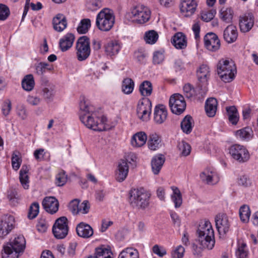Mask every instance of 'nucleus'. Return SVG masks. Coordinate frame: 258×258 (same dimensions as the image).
Wrapping results in <instances>:
<instances>
[{"mask_svg": "<svg viewBox=\"0 0 258 258\" xmlns=\"http://www.w3.org/2000/svg\"><path fill=\"white\" fill-rule=\"evenodd\" d=\"M144 38L147 43L153 44L157 41L158 34L155 30H149L145 33Z\"/></svg>", "mask_w": 258, "mask_h": 258, "instance_id": "a18cd8bd", "label": "nucleus"}, {"mask_svg": "<svg viewBox=\"0 0 258 258\" xmlns=\"http://www.w3.org/2000/svg\"><path fill=\"white\" fill-rule=\"evenodd\" d=\"M254 17L251 13H246L239 18V27L241 32H247L253 27Z\"/></svg>", "mask_w": 258, "mask_h": 258, "instance_id": "f3484780", "label": "nucleus"}, {"mask_svg": "<svg viewBox=\"0 0 258 258\" xmlns=\"http://www.w3.org/2000/svg\"><path fill=\"white\" fill-rule=\"evenodd\" d=\"M118 258H139V253L136 249L127 247L121 251Z\"/></svg>", "mask_w": 258, "mask_h": 258, "instance_id": "58836bf2", "label": "nucleus"}, {"mask_svg": "<svg viewBox=\"0 0 258 258\" xmlns=\"http://www.w3.org/2000/svg\"><path fill=\"white\" fill-rule=\"evenodd\" d=\"M147 139V135L144 132H138L132 137L131 144L134 147H140L145 145Z\"/></svg>", "mask_w": 258, "mask_h": 258, "instance_id": "c85d7f7f", "label": "nucleus"}, {"mask_svg": "<svg viewBox=\"0 0 258 258\" xmlns=\"http://www.w3.org/2000/svg\"><path fill=\"white\" fill-rule=\"evenodd\" d=\"M193 126V119L190 115H186L180 123L182 131L186 134L191 132Z\"/></svg>", "mask_w": 258, "mask_h": 258, "instance_id": "2f4dec72", "label": "nucleus"}, {"mask_svg": "<svg viewBox=\"0 0 258 258\" xmlns=\"http://www.w3.org/2000/svg\"><path fill=\"white\" fill-rule=\"evenodd\" d=\"M238 36L236 26L233 25H228L224 30L223 38L228 43L235 42Z\"/></svg>", "mask_w": 258, "mask_h": 258, "instance_id": "4be33fe9", "label": "nucleus"}, {"mask_svg": "<svg viewBox=\"0 0 258 258\" xmlns=\"http://www.w3.org/2000/svg\"><path fill=\"white\" fill-rule=\"evenodd\" d=\"M217 104V101L215 98H210L207 99L205 104V110L208 116L213 117L215 116Z\"/></svg>", "mask_w": 258, "mask_h": 258, "instance_id": "c756f323", "label": "nucleus"}, {"mask_svg": "<svg viewBox=\"0 0 258 258\" xmlns=\"http://www.w3.org/2000/svg\"><path fill=\"white\" fill-rule=\"evenodd\" d=\"M80 119L86 127L94 131H103L111 128L107 124V118L103 116L99 118L94 106L85 100L80 103Z\"/></svg>", "mask_w": 258, "mask_h": 258, "instance_id": "f257e3e1", "label": "nucleus"}, {"mask_svg": "<svg viewBox=\"0 0 258 258\" xmlns=\"http://www.w3.org/2000/svg\"><path fill=\"white\" fill-rule=\"evenodd\" d=\"M42 206L48 213L53 214L58 210L59 203L57 200L53 197L45 198L42 201Z\"/></svg>", "mask_w": 258, "mask_h": 258, "instance_id": "a211bd4d", "label": "nucleus"}, {"mask_svg": "<svg viewBox=\"0 0 258 258\" xmlns=\"http://www.w3.org/2000/svg\"><path fill=\"white\" fill-rule=\"evenodd\" d=\"M9 8L5 5L0 4V20L4 21L10 15Z\"/></svg>", "mask_w": 258, "mask_h": 258, "instance_id": "052dcab7", "label": "nucleus"}, {"mask_svg": "<svg viewBox=\"0 0 258 258\" xmlns=\"http://www.w3.org/2000/svg\"><path fill=\"white\" fill-rule=\"evenodd\" d=\"M39 205L37 202H34L30 207L28 217L30 219L35 218L39 213Z\"/></svg>", "mask_w": 258, "mask_h": 258, "instance_id": "864d4df0", "label": "nucleus"}, {"mask_svg": "<svg viewBox=\"0 0 258 258\" xmlns=\"http://www.w3.org/2000/svg\"><path fill=\"white\" fill-rule=\"evenodd\" d=\"M81 210H79V214H86L89 212L90 205L88 201H84L81 203Z\"/></svg>", "mask_w": 258, "mask_h": 258, "instance_id": "69168bd1", "label": "nucleus"}, {"mask_svg": "<svg viewBox=\"0 0 258 258\" xmlns=\"http://www.w3.org/2000/svg\"><path fill=\"white\" fill-rule=\"evenodd\" d=\"M78 235L84 238L91 237L93 234V229L90 225L84 222H81L76 227Z\"/></svg>", "mask_w": 258, "mask_h": 258, "instance_id": "412c9836", "label": "nucleus"}, {"mask_svg": "<svg viewBox=\"0 0 258 258\" xmlns=\"http://www.w3.org/2000/svg\"><path fill=\"white\" fill-rule=\"evenodd\" d=\"M76 48L77 59L79 61L86 60L91 53L89 38L86 36L80 37L77 41Z\"/></svg>", "mask_w": 258, "mask_h": 258, "instance_id": "0eeeda50", "label": "nucleus"}, {"mask_svg": "<svg viewBox=\"0 0 258 258\" xmlns=\"http://www.w3.org/2000/svg\"><path fill=\"white\" fill-rule=\"evenodd\" d=\"M229 153L234 159L240 163L247 161L250 157L246 148L242 145L238 144L234 145L230 147Z\"/></svg>", "mask_w": 258, "mask_h": 258, "instance_id": "9b49d317", "label": "nucleus"}, {"mask_svg": "<svg viewBox=\"0 0 258 258\" xmlns=\"http://www.w3.org/2000/svg\"><path fill=\"white\" fill-rule=\"evenodd\" d=\"M26 247V240L23 235H18L3 246V258H18Z\"/></svg>", "mask_w": 258, "mask_h": 258, "instance_id": "7ed1b4c3", "label": "nucleus"}, {"mask_svg": "<svg viewBox=\"0 0 258 258\" xmlns=\"http://www.w3.org/2000/svg\"><path fill=\"white\" fill-rule=\"evenodd\" d=\"M35 85L34 77L32 75L29 74L24 77L22 81L23 88L27 91L33 90Z\"/></svg>", "mask_w": 258, "mask_h": 258, "instance_id": "e433bc0d", "label": "nucleus"}, {"mask_svg": "<svg viewBox=\"0 0 258 258\" xmlns=\"http://www.w3.org/2000/svg\"><path fill=\"white\" fill-rule=\"evenodd\" d=\"M151 108L152 104L150 99L148 98H143L142 100H140L138 103L137 112L150 110H151Z\"/></svg>", "mask_w": 258, "mask_h": 258, "instance_id": "09e8293b", "label": "nucleus"}, {"mask_svg": "<svg viewBox=\"0 0 258 258\" xmlns=\"http://www.w3.org/2000/svg\"><path fill=\"white\" fill-rule=\"evenodd\" d=\"M165 162V158L164 156L160 154L154 156L151 161L152 170L155 174H158L164 163Z\"/></svg>", "mask_w": 258, "mask_h": 258, "instance_id": "cd10ccee", "label": "nucleus"}, {"mask_svg": "<svg viewBox=\"0 0 258 258\" xmlns=\"http://www.w3.org/2000/svg\"><path fill=\"white\" fill-rule=\"evenodd\" d=\"M183 90L184 96L188 99H191L193 97L201 99L206 95L208 88L205 86L203 87L201 84H199L196 88L194 89L190 84L187 83L183 86Z\"/></svg>", "mask_w": 258, "mask_h": 258, "instance_id": "f8f14e48", "label": "nucleus"}, {"mask_svg": "<svg viewBox=\"0 0 258 258\" xmlns=\"http://www.w3.org/2000/svg\"><path fill=\"white\" fill-rule=\"evenodd\" d=\"M134 86L135 83L132 79L130 78H125L122 82L121 91L125 94H130L133 92Z\"/></svg>", "mask_w": 258, "mask_h": 258, "instance_id": "72a5a7b5", "label": "nucleus"}, {"mask_svg": "<svg viewBox=\"0 0 258 258\" xmlns=\"http://www.w3.org/2000/svg\"><path fill=\"white\" fill-rule=\"evenodd\" d=\"M197 76L200 82L199 84L203 87H207L208 79L210 76V69L206 64H202L197 71Z\"/></svg>", "mask_w": 258, "mask_h": 258, "instance_id": "393cba45", "label": "nucleus"}, {"mask_svg": "<svg viewBox=\"0 0 258 258\" xmlns=\"http://www.w3.org/2000/svg\"><path fill=\"white\" fill-rule=\"evenodd\" d=\"M151 112V110L137 112L138 117L143 121H147L149 119Z\"/></svg>", "mask_w": 258, "mask_h": 258, "instance_id": "338daca9", "label": "nucleus"}, {"mask_svg": "<svg viewBox=\"0 0 258 258\" xmlns=\"http://www.w3.org/2000/svg\"><path fill=\"white\" fill-rule=\"evenodd\" d=\"M239 214L242 222L247 223L249 221L251 212L248 206L243 205L241 206L239 210Z\"/></svg>", "mask_w": 258, "mask_h": 258, "instance_id": "79ce46f5", "label": "nucleus"}, {"mask_svg": "<svg viewBox=\"0 0 258 258\" xmlns=\"http://www.w3.org/2000/svg\"><path fill=\"white\" fill-rule=\"evenodd\" d=\"M160 142L159 135L156 133H153L150 135L148 142V147L151 150H156L159 148Z\"/></svg>", "mask_w": 258, "mask_h": 258, "instance_id": "4c0bfd02", "label": "nucleus"}, {"mask_svg": "<svg viewBox=\"0 0 258 258\" xmlns=\"http://www.w3.org/2000/svg\"><path fill=\"white\" fill-rule=\"evenodd\" d=\"M171 189L173 190V194L171 195V199L174 203L176 208H179L182 204V196L179 189L175 186H172Z\"/></svg>", "mask_w": 258, "mask_h": 258, "instance_id": "ea45409f", "label": "nucleus"}, {"mask_svg": "<svg viewBox=\"0 0 258 258\" xmlns=\"http://www.w3.org/2000/svg\"><path fill=\"white\" fill-rule=\"evenodd\" d=\"M68 220L66 217H61L55 221L52 232L56 238H64L68 235Z\"/></svg>", "mask_w": 258, "mask_h": 258, "instance_id": "9d476101", "label": "nucleus"}, {"mask_svg": "<svg viewBox=\"0 0 258 258\" xmlns=\"http://www.w3.org/2000/svg\"><path fill=\"white\" fill-rule=\"evenodd\" d=\"M37 227L38 231L44 232L47 230V225L45 220H40L38 222Z\"/></svg>", "mask_w": 258, "mask_h": 258, "instance_id": "774afa93", "label": "nucleus"}, {"mask_svg": "<svg viewBox=\"0 0 258 258\" xmlns=\"http://www.w3.org/2000/svg\"><path fill=\"white\" fill-rule=\"evenodd\" d=\"M110 251L104 246L97 247L95 249L94 255L96 258H112L110 255Z\"/></svg>", "mask_w": 258, "mask_h": 258, "instance_id": "8fccbe9b", "label": "nucleus"}, {"mask_svg": "<svg viewBox=\"0 0 258 258\" xmlns=\"http://www.w3.org/2000/svg\"><path fill=\"white\" fill-rule=\"evenodd\" d=\"M15 219L13 216L4 215L0 221V237L4 238L14 228Z\"/></svg>", "mask_w": 258, "mask_h": 258, "instance_id": "ddd939ff", "label": "nucleus"}, {"mask_svg": "<svg viewBox=\"0 0 258 258\" xmlns=\"http://www.w3.org/2000/svg\"><path fill=\"white\" fill-rule=\"evenodd\" d=\"M49 65L47 63L40 62L35 66L36 73L38 75H42L46 70H52L53 68L49 67Z\"/></svg>", "mask_w": 258, "mask_h": 258, "instance_id": "603ef678", "label": "nucleus"}, {"mask_svg": "<svg viewBox=\"0 0 258 258\" xmlns=\"http://www.w3.org/2000/svg\"><path fill=\"white\" fill-rule=\"evenodd\" d=\"M53 29L60 32L64 30L68 25L66 17L62 14H57L52 20Z\"/></svg>", "mask_w": 258, "mask_h": 258, "instance_id": "b1692460", "label": "nucleus"}, {"mask_svg": "<svg viewBox=\"0 0 258 258\" xmlns=\"http://www.w3.org/2000/svg\"><path fill=\"white\" fill-rule=\"evenodd\" d=\"M54 94V90L53 87H45L42 90V95L45 99L50 100Z\"/></svg>", "mask_w": 258, "mask_h": 258, "instance_id": "680f3d73", "label": "nucleus"}, {"mask_svg": "<svg viewBox=\"0 0 258 258\" xmlns=\"http://www.w3.org/2000/svg\"><path fill=\"white\" fill-rule=\"evenodd\" d=\"M152 250L154 253L160 257H162L166 254V249L164 247L159 246L157 244L153 247Z\"/></svg>", "mask_w": 258, "mask_h": 258, "instance_id": "0e129e2a", "label": "nucleus"}, {"mask_svg": "<svg viewBox=\"0 0 258 258\" xmlns=\"http://www.w3.org/2000/svg\"><path fill=\"white\" fill-rule=\"evenodd\" d=\"M167 111L163 105L156 106L154 109V119L158 124L163 123L166 119Z\"/></svg>", "mask_w": 258, "mask_h": 258, "instance_id": "a878e982", "label": "nucleus"}, {"mask_svg": "<svg viewBox=\"0 0 258 258\" xmlns=\"http://www.w3.org/2000/svg\"><path fill=\"white\" fill-rule=\"evenodd\" d=\"M75 40V36L73 34L69 33L65 35L59 41V46L60 50L64 52L72 47Z\"/></svg>", "mask_w": 258, "mask_h": 258, "instance_id": "bb28decb", "label": "nucleus"}, {"mask_svg": "<svg viewBox=\"0 0 258 258\" xmlns=\"http://www.w3.org/2000/svg\"><path fill=\"white\" fill-rule=\"evenodd\" d=\"M67 176L64 171L59 172L56 176V184L57 186H63L67 182Z\"/></svg>", "mask_w": 258, "mask_h": 258, "instance_id": "13d9d810", "label": "nucleus"}, {"mask_svg": "<svg viewBox=\"0 0 258 258\" xmlns=\"http://www.w3.org/2000/svg\"><path fill=\"white\" fill-rule=\"evenodd\" d=\"M151 12L146 7L138 6L133 8L131 12L132 21L143 24L147 22L150 18Z\"/></svg>", "mask_w": 258, "mask_h": 258, "instance_id": "6e6552de", "label": "nucleus"}, {"mask_svg": "<svg viewBox=\"0 0 258 258\" xmlns=\"http://www.w3.org/2000/svg\"><path fill=\"white\" fill-rule=\"evenodd\" d=\"M164 60L163 52L161 51H155L153 55V63L154 64H159L163 62Z\"/></svg>", "mask_w": 258, "mask_h": 258, "instance_id": "4d7b16f0", "label": "nucleus"}, {"mask_svg": "<svg viewBox=\"0 0 258 258\" xmlns=\"http://www.w3.org/2000/svg\"><path fill=\"white\" fill-rule=\"evenodd\" d=\"M198 241L203 248L212 249L215 243L214 230L208 220L200 223L197 231Z\"/></svg>", "mask_w": 258, "mask_h": 258, "instance_id": "f03ea898", "label": "nucleus"}, {"mask_svg": "<svg viewBox=\"0 0 258 258\" xmlns=\"http://www.w3.org/2000/svg\"><path fill=\"white\" fill-rule=\"evenodd\" d=\"M7 198L11 204L15 206L20 199V196L18 194V189L11 187L8 191Z\"/></svg>", "mask_w": 258, "mask_h": 258, "instance_id": "c03bdc74", "label": "nucleus"}, {"mask_svg": "<svg viewBox=\"0 0 258 258\" xmlns=\"http://www.w3.org/2000/svg\"><path fill=\"white\" fill-rule=\"evenodd\" d=\"M184 248L181 245L178 246L172 252V258H182L183 256Z\"/></svg>", "mask_w": 258, "mask_h": 258, "instance_id": "e2e57ef3", "label": "nucleus"}, {"mask_svg": "<svg viewBox=\"0 0 258 258\" xmlns=\"http://www.w3.org/2000/svg\"><path fill=\"white\" fill-rule=\"evenodd\" d=\"M91 27V21L89 19L82 20L77 28V31L80 34H85Z\"/></svg>", "mask_w": 258, "mask_h": 258, "instance_id": "de8ad7c7", "label": "nucleus"}, {"mask_svg": "<svg viewBox=\"0 0 258 258\" xmlns=\"http://www.w3.org/2000/svg\"><path fill=\"white\" fill-rule=\"evenodd\" d=\"M28 169L26 166L23 165L20 171L19 179L20 181L25 189H28L29 187V177L27 175Z\"/></svg>", "mask_w": 258, "mask_h": 258, "instance_id": "f704fd0d", "label": "nucleus"}, {"mask_svg": "<svg viewBox=\"0 0 258 258\" xmlns=\"http://www.w3.org/2000/svg\"><path fill=\"white\" fill-rule=\"evenodd\" d=\"M202 181L210 185H214L219 181V177L216 172L214 170L206 169L200 174Z\"/></svg>", "mask_w": 258, "mask_h": 258, "instance_id": "aec40b11", "label": "nucleus"}, {"mask_svg": "<svg viewBox=\"0 0 258 258\" xmlns=\"http://www.w3.org/2000/svg\"><path fill=\"white\" fill-rule=\"evenodd\" d=\"M226 111L229 121L233 124H236L239 120L238 113L236 108L234 106H230L226 108Z\"/></svg>", "mask_w": 258, "mask_h": 258, "instance_id": "a19ab883", "label": "nucleus"}, {"mask_svg": "<svg viewBox=\"0 0 258 258\" xmlns=\"http://www.w3.org/2000/svg\"><path fill=\"white\" fill-rule=\"evenodd\" d=\"M120 49L119 43L116 41H111L105 46V51L107 55L112 56L117 54Z\"/></svg>", "mask_w": 258, "mask_h": 258, "instance_id": "7c9ffc66", "label": "nucleus"}, {"mask_svg": "<svg viewBox=\"0 0 258 258\" xmlns=\"http://www.w3.org/2000/svg\"><path fill=\"white\" fill-rule=\"evenodd\" d=\"M114 21L115 17L112 11L105 8L97 15L96 25L100 30L108 31L113 26Z\"/></svg>", "mask_w": 258, "mask_h": 258, "instance_id": "423d86ee", "label": "nucleus"}, {"mask_svg": "<svg viewBox=\"0 0 258 258\" xmlns=\"http://www.w3.org/2000/svg\"><path fill=\"white\" fill-rule=\"evenodd\" d=\"M219 17L221 20L226 23L232 22L233 17V11L230 8L223 7L220 11Z\"/></svg>", "mask_w": 258, "mask_h": 258, "instance_id": "473e14b6", "label": "nucleus"}, {"mask_svg": "<svg viewBox=\"0 0 258 258\" xmlns=\"http://www.w3.org/2000/svg\"><path fill=\"white\" fill-rule=\"evenodd\" d=\"M177 148L180 152V155L183 156H187L189 155L191 151L190 146L184 141L179 142Z\"/></svg>", "mask_w": 258, "mask_h": 258, "instance_id": "49530a36", "label": "nucleus"}, {"mask_svg": "<svg viewBox=\"0 0 258 258\" xmlns=\"http://www.w3.org/2000/svg\"><path fill=\"white\" fill-rule=\"evenodd\" d=\"M128 173V166L126 159L121 160L119 162L115 173V178L119 182H122L126 178Z\"/></svg>", "mask_w": 258, "mask_h": 258, "instance_id": "6ab92c4d", "label": "nucleus"}, {"mask_svg": "<svg viewBox=\"0 0 258 258\" xmlns=\"http://www.w3.org/2000/svg\"><path fill=\"white\" fill-rule=\"evenodd\" d=\"M217 73L222 80L226 83L231 82L236 74V68L232 61L222 59L217 66Z\"/></svg>", "mask_w": 258, "mask_h": 258, "instance_id": "39448f33", "label": "nucleus"}, {"mask_svg": "<svg viewBox=\"0 0 258 258\" xmlns=\"http://www.w3.org/2000/svg\"><path fill=\"white\" fill-rule=\"evenodd\" d=\"M18 151H14L12 157V164L14 169L17 170L20 167L22 159L18 155Z\"/></svg>", "mask_w": 258, "mask_h": 258, "instance_id": "6e6d98bb", "label": "nucleus"}, {"mask_svg": "<svg viewBox=\"0 0 258 258\" xmlns=\"http://www.w3.org/2000/svg\"><path fill=\"white\" fill-rule=\"evenodd\" d=\"M129 194V203L133 208L144 209L149 205L151 195L145 188H133Z\"/></svg>", "mask_w": 258, "mask_h": 258, "instance_id": "20e7f679", "label": "nucleus"}, {"mask_svg": "<svg viewBox=\"0 0 258 258\" xmlns=\"http://www.w3.org/2000/svg\"><path fill=\"white\" fill-rule=\"evenodd\" d=\"M152 90V83L149 81H144L140 85L139 91L143 96L148 97L150 96Z\"/></svg>", "mask_w": 258, "mask_h": 258, "instance_id": "c9c22d12", "label": "nucleus"}, {"mask_svg": "<svg viewBox=\"0 0 258 258\" xmlns=\"http://www.w3.org/2000/svg\"><path fill=\"white\" fill-rule=\"evenodd\" d=\"M171 43L177 49H183L187 46L186 36L182 32H177L174 34L171 40Z\"/></svg>", "mask_w": 258, "mask_h": 258, "instance_id": "5701e85b", "label": "nucleus"}, {"mask_svg": "<svg viewBox=\"0 0 258 258\" xmlns=\"http://www.w3.org/2000/svg\"><path fill=\"white\" fill-rule=\"evenodd\" d=\"M236 136L242 140H249L252 138L253 131L249 127H245L237 131Z\"/></svg>", "mask_w": 258, "mask_h": 258, "instance_id": "37998d69", "label": "nucleus"}, {"mask_svg": "<svg viewBox=\"0 0 258 258\" xmlns=\"http://www.w3.org/2000/svg\"><path fill=\"white\" fill-rule=\"evenodd\" d=\"M169 104L172 112L177 115L182 114L185 111L186 106L184 97L178 93L171 96Z\"/></svg>", "mask_w": 258, "mask_h": 258, "instance_id": "1a4fd4ad", "label": "nucleus"}, {"mask_svg": "<svg viewBox=\"0 0 258 258\" xmlns=\"http://www.w3.org/2000/svg\"><path fill=\"white\" fill-rule=\"evenodd\" d=\"M147 53L143 48H140L134 53L135 58L140 63H143L145 62Z\"/></svg>", "mask_w": 258, "mask_h": 258, "instance_id": "5fc2aeb1", "label": "nucleus"}, {"mask_svg": "<svg viewBox=\"0 0 258 258\" xmlns=\"http://www.w3.org/2000/svg\"><path fill=\"white\" fill-rule=\"evenodd\" d=\"M248 251L245 243L239 244L236 251L237 258H247Z\"/></svg>", "mask_w": 258, "mask_h": 258, "instance_id": "3c124183", "label": "nucleus"}, {"mask_svg": "<svg viewBox=\"0 0 258 258\" xmlns=\"http://www.w3.org/2000/svg\"><path fill=\"white\" fill-rule=\"evenodd\" d=\"M79 203L80 201L79 200L74 199L69 204V209L74 215L79 214L78 207Z\"/></svg>", "mask_w": 258, "mask_h": 258, "instance_id": "bf43d9fd", "label": "nucleus"}, {"mask_svg": "<svg viewBox=\"0 0 258 258\" xmlns=\"http://www.w3.org/2000/svg\"><path fill=\"white\" fill-rule=\"evenodd\" d=\"M204 43L207 49L211 51H216L220 47V41L217 35L214 33H209L205 36Z\"/></svg>", "mask_w": 258, "mask_h": 258, "instance_id": "2eb2a0df", "label": "nucleus"}, {"mask_svg": "<svg viewBox=\"0 0 258 258\" xmlns=\"http://www.w3.org/2000/svg\"><path fill=\"white\" fill-rule=\"evenodd\" d=\"M197 6V0H181V13L184 17H190L195 13Z\"/></svg>", "mask_w": 258, "mask_h": 258, "instance_id": "dca6fc26", "label": "nucleus"}, {"mask_svg": "<svg viewBox=\"0 0 258 258\" xmlns=\"http://www.w3.org/2000/svg\"><path fill=\"white\" fill-rule=\"evenodd\" d=\"M216 228L221 235H224L229 230L230 224L228 216L224 213H220L215 217Z\"/></svg>", "mask_w": 258, "mask_h": 258, "instance_id": "4468645a", "label": "nucleus"}]
</instances>
